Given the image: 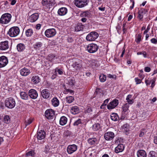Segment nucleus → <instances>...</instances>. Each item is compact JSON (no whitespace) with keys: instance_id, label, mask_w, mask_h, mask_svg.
Wrapping results in <instances>:
<instances>
[{"instance_id":"nucleus-1","label":"nucleus","mask_w":157,"mask_h":157,"mask_svg":"<svg viewBox=\"0 0 157 157\" xmlns=\"http://www.w3.org/2000/svg\"><path fill=\"white\" fill-rule=\"evenodd\" d=\"M45 136L46 133L44 130H38L35 136L37 138L39 143L42 144L44 142Z\"/></svg>"},{"instance_id":"nucleus-2","label":"nucleus","mask_w":157,"mask_h":157,"mask_svg":"<svg viewBox=\"0 0 157 157\" xmlns=\"http://www.w3.org/2000/svg\"><path fill=\"white\" fill-rule=\"evenodd\" d=\"M12 16L8 13H6L2 14L0 18V23L6 25L8 24L11 20Z\"/></svg>"},{"instance_id":"nucleus-3","label":"nucleus","mask_w":157,"mask_h":157,"mask_svg":"<svg viewBox=\"0 0 157 157\" xmlns=\"http://www.w3.org/2000/svg\"><path fill=\"white\" fill-rule=\"evenodd\" d=\"M20 29L17 26H14L10 28L8 33V35L11 37L17 36L19 33Z\"/></svg>"},{"instance_id":"nucleus-4","label":"nucleus","mask_w":157,"mask_h":157,"mask_svg":"<svg viewBox=\"0 0 157 157\" xmlns=\"http://www.w3.org/2000/svg\"><path fill=\"white\" fill-rule=\"evenodd\" d=\"M16 102L15 99L12 98H7L5 101L6 106L10 109L13 108L15 106Z\"/></svg>"},{"instance_id":"nucleus-5","label":"nucleus","mask_w":157,"mask_h":157,"mask_svg":"<svg viewBox=\"0 0 157 157\" xmlns=\"http://www.w3.org/2000/svg\"><path fill=\"white\" fill-rule=\"evenodd\" d=\"M98 33L95 32H92L89 33L86 37L87 41H92L95 40L98 37Z\"/></svg>"},{"instance_id":"nucleus-6","label":"nucleus","mask_w":157,"mask_h":157,"mask_svg":"<svg viewBox=\"0 0 157 157\" xmlns=\"http://www.w3.org/2000/svg\"><path fill=\"white\" fill-rule=\"evenodd\" d=\"M98 46L94 44H89L87 47V50L90 53H93L95 52L98 50Z\"/></svg>"},{"instance_id":"nucleus-7","label":"nucleus","mask_w":157,"mask_h":157,"mask_svg":"<svg viewBox=\"0 0 157 157\" xmlns=\"http://www.w3.org/2000/svg\"><path fill=\"white\" fill-rule=\"evenodd\" d=\"M88 0H75L74 4L78 8L84 7L87 4Z\"/></svg>"},{"instance_id":"nucleus-8","label":"nucleus","mask_w":157,"mask_h":157,"mask_svg":"<svg viewBox=\"0 0 157 157\" xmlns=\"http://www.w3.org/2000/svg\"><path fill=\"white\" fill-rule=\"evenodd\" d=\"M55 112L52 109H48L46 110L45 112V116L48 119H52L55 117Z\"/></svg>"},{"instance_id":"nucleus-9","label":"nucleus","mask_w":157,"mask_h":157,"mask_svg":"<svg viewBox=\"0 0 157 157\" xmlns=\"http://www.w3.org/2000/svg\"><path fill=\"white\" fill-rule=\"evenodd\" d=\"M78 148L77 146L75 144L69 145L67 147V151L69 154H71L76 151Z\"/></svg>"},{"instance_id":"nucleus-10","label":"nucleus","mask_w":157,"mask_h":157,"mask_svg":"<svg viewBox=\"0 0 157 157\" xmlns=\"http://www.w3.org/2000/svg\"><path fill=\"white\" fill-rule=\"evenodd\" d=\"M56 33L55 29H47L45 32V35L47 37H51L54 36Z\"/></svg>"},{"instance_id":"nucleus-11","label":"nucleus","mask_w":157,"mask_h":157,"mask_svg":"<svg viewBox=\"0 0 157 157\" xmlns=\"http://www.w3.org/2000/svg\"><path fill=\"white\" fill-rule=\"evenodd\" d=\"M118 100L117 99H114L107 105V108L109 109H113L118 105Z\"/></svg>"},{"instance_id":"nucleus-12","label":"nucleus","mask_w":157,"mask_h":157,"mask_svg":"<svg viewBox=\"0 0 157 157\" xmlns=\"http://www.w3.org/2000/svg\"><path fill=\"white\" fill-rule=\"evenodd\" d=\"M115 136L114 133L112 132H106L104 135L105 139L106 140H111Z\"/></svg>"},{"instance_id":"nucleus-13","label":"nucleus","mask_w":157,"mask_h":157,"mask_svg":"<svg viewBox=\"0 0 157 157\" xmlns=\"http://www.w3.org/2000/svg\"><path fill=\"white\" fill-rule=\"evenodd\" d=\"M8 63L7 58L4 56L0 57V67H2L5 66Z\"/></svg>"},{"instance_id":"nucleus-14","label":"nucleus","mask_w":157,"mask_h":157,"mask_svg":"<svg viewBox=\"0 0 157 157\" xmlns=\"http://www.w3.org/2000/svg\"><path fill=\"white\" fill-rule=\"evenodd\" d=\"M29 94L30 98L34 99H36L38 96L36 91L33 89H31L29 91Z\"/></svg>"},{"instance_id":"nucleus-15","label":"nucleus","mask_w":157,"mask_h":157,"mask_svg":"<svg viewBox=\"0 0 157 157\" xmlns=\"http://www.w3.org/2000/svg\"><path fill=\"white\" fill-rule=\"evenodd\" d=\"M71 66L75 69L76 70L79 69L82 67L81 61L80 60H78L73 62Z\"/></svg>"},{"instance_id":"nucleus-16","label":"nucleus","mask_w":157,"mask_h":157,"mask_svg":"<svg viewBox=\"0 0 157 157\" xmlns=\"http://www.w3.org/2000/svg\"><path fill=\"white\" fill-rule=\"evenodd\" d=\"M38 14L37 13H35L29 17L28 20L31 22H33L36 21L38 19Z\"/></svg>"},{"instance_id":"nucleus-17","label":"nucleus","mask_w":157,"mask_h":157,"mask_svg":"<svg viewBox=\"0 0 157 157\" xmlns=\"http://www.w3.org/2000/svg\"><path fill=\"white\" fill-rule=\"evenodd\" d=\"M9 48L8 41H5L1 42L0 43V49L2 50H5Z\"/></svg>"},{"instance_id":"nucleus-18","label":"nucleus","mask_w":157,"mask_h":157,"mask_svg":"<svg viewBox=\"0 0 157 157\" xmlns=\"http://www.w3.org/2000/svg\"><path fill=\"white\" fill-rule=\"evenodd\" d=\"M41 94L42 97L44 98H48L50 95L49 91L47 89H44L41 91Z\"/></svg>"},{"instance_id":"nucleus-19","label":"nucleus","mask_w":157,"mask_h":157,"mask_svg":"<svg viewBox=\"0 0 157 157\" xmlns=\"http://www.w3.org/2000/svg\"><path fill=\"white\" fill-rule=\"evenodd\" d=\"M67 12V10L66 8L61 7L59 9L58 13L59 15L62 16L66 14Z\"/></svg>"},{"instance_id":"nucleus-20","label":"nucleus","mask_w":157,"mask_h":157,"mask_svg":"<svg viewBox=\"0 0 157 157\" xmlns=\"http://www.w3.org/2000/svg\"><path fill=\"white\" fill-rule=\"evenodd\" d=\"M124 145L122 144H118V145L115 148V151L116 153H118L122 152L124 149Z\"/></svg>"},{"instance_id":"nucleus-21","label":"nucleus","mask_w":157,"mask_h":157,"mask_svg":"<svg viewBox=\"0 0 157 157\" xmlns=\"http://www.w3.org/2000/svg\"><path fill=\"white\" fill-rule=\"evenodd\" d=\"M25 48V45L23 43H19L17 45V49L18 52H22Z\"/></svg>"},{"instance_id":"nucleus-22","label":"nucleus","mask_w":157,"mask_h":157,"mask_svg":"<svg viewBox=\"0 0 157 157\" xmlns=\"http://www.w3.org/2000/svg\"><path fill=\"white\" fill-rule=\"evenodd\" d=\"M138 157H147V154L145 151L144 150H140L137 152Z\"/></svg>"},{"instance_id":"nucleus-23","label":"nucleus","mask_w":157,"mask_h":157,"mask_svg":"<svg viewBox=\"0 0 157 157\" xmlns=\"http://www.w3.org/2000/svg\"><path fill=\"white\" fill-rule=\"evenodd\" d=\"M30 73V70L25 68L21 69L20 71V74L22 76H26L29 75Z\"/></svg>"},{"instance_id":"nucleus-24","label":"nucleus","mask_w":157,"mask_h":157,"mask_svg":"<svg viewBox=\"0 0 157 157\" xmlns=\"http://www.w3.org/2000/svg\"><path fill=\"white\" fill-rule=\"evenodd\" d=\"M87 141L88 143L90 145L97 144L98 142V140L95 137L90 138Z\"/></svg>"},{"instance_id":"nucleus-25","label":"nucleus","mask_w":157,"mask_h":157,"mask_svg":"<svg viewBox=\"0 0 157 157\" xmlns=\"http://www.w3.org/2000/svg\"><path fill=\"white\" fill-rule=\"evenodd\" d=\"M132 95L129 94L126 97V100L129 105H132L134 103V100L132 98Z\"/></svg>"},{"instance_id":"nucleus-26","label":"nucleus","mask_w":157,"mask_h":157,"mask_svg":"<svg viewBox=\"0 0 157 157\" xmlns=\"http://www.w3.org/2000/svg\"><path fill=\"white\" fill-rule=\"evenodd\" d=\"M71 113L73 114H76L79 112L78 107L76 106H75L72 107L71 110Z\"/></svg>"},{"instance_id":"nucleus-27","label":"nucleus","mask_w":157,"mask_h":157,"mask_svg":"<svg viewBox=\"0 0 157 157\" xmlns=\"http://www.w3.org/2000/svg\"><path fill=\"white\" fill-rule=\"evenodd\" d=\"M67 118L65 116H62L61 117L59 120V124L61 125H65L67 123Z\"/></svg>"},{"instance_id":"nucleus-28","label":"nucleus","mask_w":157,"mask_h":157,"mask_svg":"<svg viewBox=\"0 0 157 157\" xmlns=\"http://www.w3.org/2000/svg\"><path fill=\"white\" fill-rule=\"evenodd\" d=\"M52 105L55 107L57 106L59 104V101L56 98H54L51 101Z\"/></svg>"},{"instance_id":"nucleus-29","label":"nucleus","mask_w":157,"mask_h":157,"mask_svg":"<svg viewBox=\"0 0 157 157\" xmlns=\"http://www.w3.org/2000/svg\"><path fill=\"white\" fill-rule=\"evenodd\" d=\"M84 26L81 24L79 23L75 28V30L76 31L78 32L82 31L83 30Z\"/></svg>"},{"instance_id":"nucleus-30","label":"nucleus","mask_w":157,"mask_h":157,"mask_svg":"<svg viewBox=\"0 0 157 157\" xmlns=\"http://www.w3.org/2000/svg\"><path fill=\"white\" fill-rule=\"evenodd\" d=\"M25 34L27 37L31 36L33 34V31L32 29H29L26 30L25 31Z\"/></svg>"},{"instance_id":"nucleus-31","label":"nucleus","mask_w":157,"mask_h":157,"mask_svg":"<svg viewBox=\"0 0 157 157\" xmlns=\"http://www.w3.org/2000/svg\"><path fill=\"white\" fill-rule=\"evenodd\" d=\"M110 117L111 120L114 121H117L119 119V117L117 114L116 113H112L111 114Z\"/></svg>"},{"instance_id":"nucleus-32","label":"nucleus","mask_w":157,"mask_h":157,"mask_svg":"<svg viewBox=\"0 0 157 157\" xmlns=\"http://www.w3.org/2000/svg\"><path fill=\"white\" fill-rule=\"evenodd\" d=\"M20 96L21 98L24 100H27L28 98V94L24 92H21L20 93Z\"/></svg>"},{"instance_id":"nucleus-33","label":"nucleus","mask_w":157,"mask_h":157,"mask_svg":"<svg viewBox=\"0 0 157 157\" xmlns=\"http://www.w3.org/2000/svg\"><path fill=\"white\" fill-rule=\"evenodd\" d=\"M74 100V98L73 96H69L66 97L65 98V101L66 102L69 104L71 103Z\"/></svg>"},{"instance_id":"nucleus-34","label":"nucleus","mask_w":157,"mask_h":157,"mask_svg":"<svg viewBox=\"0 0 157 157\" xmlns=\"http://www.w3.org/2000/svg\"><path fill=\"white\" fill-rule=\"evenodd\" d=\"M100 124L98 123H96L93 125V129L94 131L98 130L100 128Z\"/></svg>"},{"instance_id":"nucleus-35","label":"nucleus","mask_w":157,"mask_h":157,"mask_svg":"<svg viewBox=\"0 0 157 157\" xmlns=\"http://www.w3.org/2000/svg\"><path fill=\"white\" fill-rule=\"evenodd\" d=\"M144 10V9H141L138 12V18L140 20H141L143 18V12Z\"/></svg>"},{"instance_id":"nucleus-36","label":"nucleus","mask_w":157,"mask_h":157,"mask_svg":"<svg viewBox=\"0 0 157 157\" xmlns=\"http://www.w3.org/2000/svg\"><path fill=\"white\" fill-rule=\"evenodd\" d=\"M82 124V120L80 119H78L75 121L73 124V125L75 126H78Z\"/></svg>"},{"instance_id":"nucleus-37","label":"nucleus","mask_w":157,"mask_h":157,"mask_svg":"<svg viewBox=\"0 0 157 157\" xmlns=\"http://www.w3.org/2000/svg\"><path fill=\"white\" fill-rule=\"evenodd\" d=\"M129 107V104L128 103H125L122 107L123 112H125L127 111L128 110Z\"/></svg>"},{"instance_id":"nucleus-38","label":"nucleus","mask_w":157,"mask_h":157,"mask_svg":"<svg viewBox=\"0 0 157 157\" xmlns=\"http://www.w3.org/2000/svg\"><path fill=\"white\" fill-rule=\"evenodd\" d=\"M55 56L53 54H49L47 57L48 59L51 62H52L55 59Z\"/></svg>"},{"instance_id":"nucleus-39","label":"nucleus","mask_w":157,"mask_h":157,"mask_svg":"<svg viewBox=\"0 0 157 157\" xmlns=\"http://www.w3.org/2000/svg\"><path fill=\"white\" fill-rule=\"evenodd\" d=\"M3 121L6 124H9L10 122V119L9 116L6 115L4 117Z\"/></svg>"},{"instance_id":"nucleus-40","label":"nucleus","mask_w":157,"mask_h":157,"mask_svg":"<svg viewBox=\"0 0 157 157\" xmlns=\"http://www.w3.org/2000/svg\"><path fill=\"white\" fill-rule=\"evenodd\" d=\"M63 93L66 94L70 93L71 94H74V91L69 89H65V90L63 91Z\"/></svg>"},{"instance_id":"nucleus-41","label":"nucleus","mask_w":157,"mask_h":157,"mask_svg":"<svg viewBox=\"0 0 157 157\" xmlns=\"http://www.w3.org/2000/svg\"><path fill=\"white\" fill-rule=\"evenodd\" d=\"M55 73L56 74H57V73L59 75H62L63 74V70L61 69H59L57 67L55 69Z\"/></svg>"},{"instance_id":"nucleus-42","label":"nucleus","mask_w":157,"mask_h":157,"mask_svg":"<svg viewBox=\"0 0 157 157\" xmlns=\"http://www.w3.org/2000/svg\"><path fill=\"white\" fill-rule=\"evenodd\" d=\"M90 13L88 11L83 12L81 15L82 17H89L90 16Z\"/></svg>"},{"instance_id":"nucleus-43","label":"nucleus","mask_w":157,"mask_h":157,"mask_svg":"<svg viewBox=\"0 0 157 157\" xmlns=\"http://www.w3.org/2000/svg\"><path fill=\"white\" fill-rule=\"evenodd\" d=\"M141 36L140 34H139L136 36L135 41L137 44H139L141 40Z\"/></svg>"},{"instance_id":"nucleus-44","label":"nucleus","mask_w":157,"mask_h":157,"mask_svg":"<svg viewBox=\"0 0 157 157\" xmlns=\"http://www.w3.org/2000/svg\"><path fill=\"white\" fill-rule=\"evenodd\" d=\"M122 129L124 131L127 132L129 129V125L128 124H124L122 127Z\"/></svg>"},{"instance_id":"nucleus-45","label":"nucleus","mask_w":157,"mask_h":157,"mask_svg":"<svg viewBox=\"0 0 157 157\" xmlns=\"http://www.w3.org/2000/svg\"><path fill=\"white\" fill-rule=\"evenodd\" d=\"M33 121V120L31 119H29L26 120H25L24 124L25 128H26L28 125L31 124Z\"/></svg>"},{"instance_id":"nucleus-46","label":"nucleus","mask_w":157,"mask_h":157,"mask_svg":"<svg viewBox=\"0 0 157 157\" xmlns=\"http://www.w3.org/2000/svg\"><path fill=\"white\" fill-rule=\"evenodd\" d=\"M148 157H157L156 152L154 151H151L150 152L148 155Z\"/></svg>"},{"instance_id":"nucleus-47","label":"nucleus","mask_w":157,"mask_h":157,"mask_svg":"<svg viewBox=\"0 0 157 157\" xmlns=\"http://www.w3.org/2000/svg\"><path fill=\"white\" fill-rule=\"evenodd\" d=\"M42 44L41 42H37L34 45V48L36 49H38L42 46Z\"/></svg>"},{"instance_id":"nucleus-48","label":"nucleus","mask_w":157,"mask_h":157,"mask_svg":"<svg viewBox=\"0 0 157 157\" xmlns=\"http://www.w3.org/2000/svg\"><path fill=\"white\" fill-rule=\"evenodd\" d=\"M34 155V151L33 150H31L26 153V155L29 156H31V157H33Z\"/></svg>"},{"instance_id":"nucleus-49","label":"nucleus","mask_w":157,"mask_h":157,"mask_svg":"<svg viewBox=\"0 0 157 157\" xmlns=\"http://www.w3.org/2000/svg\"><path fill=\"white\" fill-rule=\"evenodd\" d=\"M75 79H69L67 83L71 86H73L75 85Z\"/></svg>"},{"instance_id":"nucleus-50","label":"nucleus","mask_w":157,"mask_h":157,"mask_svg":"<svg viewBox=\"0 0 157 157\" xmlns=\"http://www.w3.org/2000/svg\"><path fill=\"white\" fill-rule=\"evenodd\" d=\"M95 92H96L97 94H103V90L100 88L96 89L95 90Z\"/></svg>"},{"instance_id":"nucleus-51","label":"nucleus","mask_w":157,"mask_h":157,"mask_svg":"<svg viewBox=\"0 0 157 157\" xmlns=\"http://www.w3.org/2000/svg\"><path fill=\"white\" fill-rule=\"evenodd\" d=\"M146 132V130L145 129H142L140 130V132L139 134V136L140 137H142L143 136V135Z\"/></svg>"},{"instance_id":"nucleus-52","label":"nucleus","mask_w":157,"mask_h":157,"mask_svg":"<svg viewBox=\"0 0 157 157\" xmlns=\"http://www.w3.org/2000/svg\"><path fill=\"white\" fill-rule=\"evenodd\" d=\"M39 79H32L31 82L33 84H37L39 82Z\"/></svg>"},{"instance_id":"nucleus-53","label":"nucleus","mask_w":157,"mask_h":157,"mask_svg":"<svg viewBox=\"0 0 157 157\" xmlns=\"http://www.w3.org/2000/svg\"><path fill=\"white\" fill-rule=\"evenodd\" d=\"M98 9L101 12H104L105 10V6L102 5L101 6L98 7Z\"/></svg>"},{"instance_id":"nucleus-54","label":"nucleus","mask_w":157,"mask_h":157,"mask_svg":"<svg viewBox=\"0 0 157 157\" xmlns=\"http://www.w3.org/2000/svg\"><path fill=\"white\" fill-rule=\"evenodd\" d=\"M48 1L47 0H43L42 1V3L43 6H46L49 4Z\"/></svg>"},{"instance_id":"nucleus-55","label":"nucleus","mask_w":157,"mask_h":157,"mask_svg":"<svg viewBox=\"0 0 157 157\" xmlns=\"http://www.w3.org/2000/svg\"><path fill=\"white\" fill-rule=\"evenodd\" d=\"M92 111V109L91 108H88L85 111V113H90Z\"/></svg>"},{"instance_id":"nucleus-56","label":"nucleus","mask_w":157,"mask_h":157,"mask_svg":"<svg viewBox=\"0 0 157 157\" xmlns=\"http://www.w3.org/2000/svg\"><path fill=\"white\" fill-rule=\"evenodd\" d=\"M151 43L153 44H157V40L155 38H152L151 39Z\"/></svg>"},{"instance_id":"nucleus-57","label":"nucleus","mask_w":157,"mask_h":157,"mask_svg":"<svg viewBox=\"0 0 157 157\" xmlns=\"http://www.w3.org/2000/svg\"><path fill=\"white\" fill-rule=\"evenodd\" d=\"M50 149V147L48 145H45V146L44 151L46 153Z\"/></svg>"},{"instance_id":"nucleus-58","label":"nucleus","mask_w":157,"mask_h":157,"mask_svg":"<svg viewBox=\"0 0 157 157\" xmlns=\"http://www.w3.org/2000/svg\"><path fill=\"white\" fill-rule=\"evenodd\" d=\"M106 78V75L103 74H100L99 75V78Z\"/></svg>"},{"instance_id":"nucleus-59","label":"nucleus","mask_w":157,"mask_h":157,"mask_svg":"<svg viewBox=\"0 0 157 157\" xmlns=\"http://www.w3.org/2000/svg\"><path fill=\"white\" fill-rule=\"evenodd\" d=\"M144 71L146 72H149L151 71V68L150 67H145Z\"/></svg>"},{"instance_id":"nucleus-60","label":"nucleus","mask_w":157,"mask_h":157,"mask_svg":"<svg viewBox=\"0 0 157 157\" xmlns=\"http://www.w3.org/2000/svg\"><path fill=\"white\" fill-rule=\"evenodd\" d=\"M108 77L110 78H116V76L115 75H111L110 74H109Z\"/></svg>"},{"instance_id":"nucleus-61","label":"nucleus","mask_w":157,"mask_h":157,"mask_svg":"<svg viewBox=\"0 0 157 157\" xmlns=\"http://www.w3.org/2000/svg\"><path fill=\"white\" fill-rule=\"evenodd\" d=\"M136 84H138L141 83L142 82L141 79H135Z\"/></svg>"},{"instance_id":"nucleus-62","label":"nucleus","mask_w":157,"mask_h":157,"mask_svg":"<svg viewBox=\"0 0 157 157\" xmlns=\"http://www.w3.org/2000/svg\"><path fill=\"white\" fill-rule=\"evenodd\" d=\"M150 29V27L149 25H148L146 30H145L144 32V34L145 33H147Z\"/></svg>"},{"instance_id":"nucleus-63","label":"nucleus","mask_w":157,"mask_h":157,"mask_svg":"<svg viewBox=\"0 0 157 157\" xmlns=\"http://www.w3.org/2000/svg\"><path fill=\"white\" fill-rule=\"evenodd\" d=\"M149 79H147L145 80V82L147 85H149L151 83V80H149Z\"/></svg>"},{"instance_id":"nucleus-64","label":"nucleus","mask_w":157,"mask_h":157,"mask_svg":"<svg viewBox=\"0 0 157 157\" xmlns=\"http://www.w3.org/2000/svg\"><path fill=\"white\" fill-rule=\"evenodd\" d=\"M154 142L155 144H157V136H155L154 139Z\"/></svg>"}]
</instances>
